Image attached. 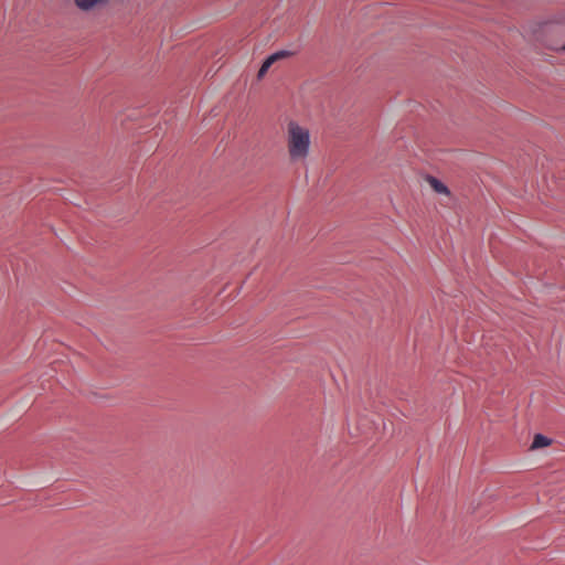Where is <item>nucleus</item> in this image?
I'll return each instance as SVG.
<instances>
[{
  "instance_id": "obj_1",
  "label": "nucleus",
  "mask_w": 565,
  "mask_h": 565,
  "mask_svg": "<svg viewBox=\"0 0 565 565\" xmlns=\"http://www.w3.org/2000/svg\"><path fill=\"white\" fill-rule=\"evenodd\" d=\"M285 141L287 154L292 163L305 162L311 151V134L307 126L295 119H289L285 125Z\"/></svg>"
},
{
  "instance_id": "obj_2",
  "label": "nucleus",
  "mask_w": 565,
  "mask_h": 565,
  "mask_svg": "<svg viewBox=\"0 0 565 565\" xmlns=\"http://www.w3.org/2000/svg\"><path fill=\"white\" fill-rule=\"evenodd\" d=\"M291 53L289 51H278L271 55H269L263 63V65L260 66L259 71H258V78H262L263 76H265V74L267 73V71L269 70V67L277 61L279 60H282V58H286L288 56H290Z\"/></svg>"
},
{
  "instance_id": "obj_3",
  "label": "nucleus",
  "mask_w": 565,
  "mask_h": 565,
  "mask_svg": "<svg viewBox=\"0 0 565 565\" xmlns=\"http://www.w3.org/2000/svg\"><path fill=\"white\" fill-rule=\"evenodd\" d=\"M108 0H74L76 7L85 12L106 6Z\"/></svg>"
},
{
  "instance_id": "obj_4",
  "label": "nucleus",
  "mask_w": 565,
  "mask_h": 565,
  "mask_svg": "<svg viewBox=\"0 0 565 565\" xmlns=\"http://www.w3.org/2000/svg\"><path fill=\"white\" fill-rule=\"evenodd\" d=\"M427 182L429 183V185L431 186V189L435 192H437L439 194L449 195L450 192H449L448 188L443 182H440L438 179H436L434 177H428Z\"/></svg>"
},
{
  "instance_id": "obj_5",
  "label": "nucleus",
  "mask_w": 565,
  "mask_h": 565,
  "mask_svg": "<svg viewBox=\"0 0 565 565\" xmlns=\"http://www.w3.org/2000/svg\"><path fill=\"white\" fill-rule=\"evenodd\" d=\"M551 445V439L541 435V434H537L534 436V439H533V443H532V448L533 449H537V448H542V447H546V446H550Z\"/></svg>"
},
{
  "instance_id": "obj_6",
  "label": "nucleus",
  "mask_w": 565,
  "mask_h": 565,
  "mask_svg": "<svg viewBox=\"0 0 565 565\" xmlns=\"http://www.w3.org/2000/svg\"><path fill=\"white\" fill-rule=\"evenodd\" d=\"M563 49L565 50V44H564V47H563Z\"/></svg>"
}]
</instances>
